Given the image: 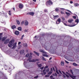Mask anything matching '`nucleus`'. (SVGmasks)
Returning a JSON list of instances; mask_svg holds the SVG:
<instances>
[{"instance_id":"obj_1","label":"nucleus","mask_w":79,"mask_h":79,"mask_svg":"<svg viewBox=\"0 0 79 79\" xmlns=\"http://www.w3.org/2000/svg\"><path fill=\"white\" fill-rule=\"evenodd\" d=\"M15 40H12L9 42V44L8 45V47H11L12 49L15 50L16 48L17 47L16 45H17V43H15Z\"/></svg>"},{"instance_id":"obj_2","label":"nucleus","mask_w":79,"mask_h":79,"mask_svg":"<svg viewBox=\"0 0 79 79\" xmlns=\"http://www.w3.org/2000/svg\"><path fill=\"white\" fill-rule=\"evenodd\" d=\"M46 4L47 6H49L50 5H51L53 4V2H52V1L49 0V1H47Z\"/></svg>"},{"instance_id":"obj_3","label":"nucleus","mask_w":79,"mask_h":79,"mask_svg":"<svg viewBox=\"0 0 79 79\" xmlns=\"http://www.w3.org/2000/svg\"><path fill=\"white\" fill-rule=\"evenodd\" d=\"M60 23H61V19L59 18L57 19V21H56V23L57 24H59Z\"/></svg>"},{"instance_id":"obj_4","label":"nucleus","mask_w":79,"mask_h":79,"mask_svg":"<svg viewBox=\"0 0 79 79\" xmlns=\"http://www.w3.org/2000/svg\"><path fill=\"white\" fill-rule=\"evenodd\" d=\"M27 15H31V16H33L34 15V13L33 12H28L27 13Z\"/></svg>"},{"instance_id":"obj_5","label":"nucleus","mask_w":79,"mask_h":79,"mask_svg":"<svg viewBox=\"0 0 79 79\" xmlns=\"http://www.w3.org/2000/svg\"><path fill=\"white\" fill-rule=\"evenodd\" d=\"M49 71V69H47L45 71V70H44L43 71V73L44 74V75H45L47 74V72H48Z\"/></svg>"},{"instance_id":"obj_6","label":"nucleus","mask_w":79,"mask_h":79,"mask_svg":"<svg viewBox=\"0 0 79 79\" xmlns=\"http://www.w3.org/2000/svg\"><path fill=\"white\" fill-rule=\"evenodd\" d=\"M40 52L41 53H45V54H47V52L42 49H40Z\"/></svg>"},{"instance_id":"obj_7","label":"nucleus","mask_w":79,"mask_h":79,"mask_svg":"<svg viewBox=\"0 0 79 79\" xmlns=\"http://www.w3.org/2000/svg\"><path fill=\"white\" fill-rule=\"evenodd\" d=\"M9 41H10V40H9V39H7L5 41L4 44H8V43L9 42Z\"/></svg>"},{"instance_id":"obj_8","label":"nucleus","mask_w":79,"mask_h":79,"mask_svg":"<svg viewBox=\"0 0 79 79\" xmlns=\"http://www.w3.org/2000/svg\"><path fill=\"white\" fill-rule=\"evenodd\" d=\"M69 76L71 78H72V79H74L76 78L75 76L71 75L70 74H69Z\"/></svg>"},{"instance_id":"obj_9","label":"nucleus","mask_w":79,"mask_h":79,"mask_svg":"<svg viewBox=\"0 0 79 79\" xmlns=\"http://www.w3.org/2000/svg\"><path fill=\"white\" fill-rule=\"evenodd\" d=\"M23 64H24V65L26 67V68L27 69H30V68H30V67H26V62H24Z\"/></svg>"},{"instance_id":"obj_10","label":"nucleus","mask_w":79,"mask_h":79,"mask_svg":"<svg viewBox=\"0 0 79 79\" xmlns=\"http://www.w3.org/2000/svg\"><path fill=\"white\" fill-rule=\"evenodd\" d=\"M39 61V60L38 59H35V60H30L31 62H35V61Z\"/></svg>"},{"instance_id":"obj_11","label":"nucleus","mask_w":79,"mask_h":79,"mask_svg":"<svg viewBox=\"0 0 79 79\" xmlns=\"http://www.w3.org/2000/svg\"><path fill=\"white\" fill-rule=\"evenodd\" d=\"M15 34L17 35H18L19 34V32L18 31H16L15 32Z\"/></svg>"},{"instance_id":"obj_12","label":"nucleus","mask_w":79,"mask_h":79,"mask_svg":"<svg viewBox=\"0 0 79 79\" xmlns=\"http://www.w3.org/2000/svg\"><path fill=\"white\" fill-rule=\"evenodd\" d=\"M53 18H54V19H56L59 18V16L58 15H53Z\"/></svg>"},{"instance_id":"obj_13","label":"nucleus","mask_w":79,"mask_h":79,"mask_svg":"<svg viewBox=\"0 0 79 79\" xmlns=\"http://www.w3.org/2000/svg\"><path fill=\"white\" fill-rule=\"evenodd\" d=\"M19 6L20 8H22L23 7V5L22 4H19Z\"/></svg>"},{"instance_id":"obj_14","label":"nucleus","mask_w":79,"mask_h":79,"mask_svg":"<svg viewBox=\"0 0 79 79\" xmlns=\"http://www.w3.org/2000/svg\"><path fill=\"white\" fill-rule=\"evenodd\" d=\"M73 21V19H70L69 20L68 22L69 23H72Z\"/></svg>"},{"instance_id":"obj_15","label":"nucleus","mask_w":79,"mask_h":79,"mask_svg":"<svg viewBox=\"0 0 79 79\" xmlns=\"http://www.w3.org/2000/svg\"><path fill=\"white\" fill-rule=\"evenodd\" d=\"M34 53H35V55H36L37 56H39V53L36 52L35 51H34Z\"/></svg>"},{"instance_id":"obj_16","label":"nucleus","mask_w":79,"mask_h":79,"mask_svg":"<svg viewBox=\"0 0 79 79\" xmlns=\"http://www.w3.org/2000/svg\"><path fill=\"white\" fill-rule=\"evenodd\" d=\"M6 38L5 37H3L2 39V41H5V40H6Z\"/></svg>"},{"instance_id":"obj_17","label":"nucleus","mask_w":79,"mask_h":79,"mask_svg":"<svg viewBox=\"0 0 79 79\" xmlns=\"http://www.w3.org/2000/svg\"><path fill=\"white\" fill-rule=\"evenodd\" d=\"M23 46H24V47H27V44L26 43L23 44Z\"/></svg>"},{"instance_id":"obj_18","label":"nucleus","mask_w":79,"mask_h":79,"mask_svg":"<svg viewBox=\"0 0 79 79\" xmlns=\"http://www.w3.org/2000/svg\"><path fill=\"white\" fill-rule=\"evenodd\" d=\"M65 14L67 16H70L71 15V14L70 13H69L68 12H65Z\"/></svg>"},{"instance_id":"obj_19","label":"nucleus","mask_w":79,"mask_h":79,"mask_svg":"<svg viewBox=\"0 0 79 79\" xmlns=\"http://www.w3.org/2000/svg\"><path fill=\"white\" fill-rule=\"evenodd\" d=\"M28 24L29 23H28V22H27V21H25V26H27Z\"/></svg>"},{"instance_id":"obj_20","label":"nucleus","mask_w":79,"mask_h":79,"mask_svg":"<svg viewBox=\"0 0 79 79\" xmlns=\"http://www.w3.org/2000/svg\"><path fill=\"white\" fill-rule=\"evenodd\" d=\"M24 53V50H22L20 52V54H23Z\"/></svg>"},{"instance_id":"obj_21","label":"nucleus","mask_w":79,"mask_h":79,"mask_svg":"<svg viewBox=\"0 0 79 79\" xmlns=\"http://www.w3.org/2000/svg\"><path fill=\"white\" fill-rule=\"evenodd\" d=\"M61 66H64V62H63V61H61Z\"/></svg>"},{"instance_id":"obj_22","label":"nucleus","mask_w":79,"mask_h":79,"mask_svg":"<svg viewBox=\"0 0 79 79\" xmlns=\"http://www.w3.org/2000/svg\"><path fill=\"white\" fill-rule=\"evenodd\" d=\"M43 56H45V57H48V55H45L44 53L43 54Z\"/></svg>"},{"instance_id":"obj_23","label":"nucleus","mask_w":79,"mask_h":79,"mask_svg":"<svg viewBox=\"0 0 79 79\" xmlns=\"http://www.w3.org/2000/svg\"><path fill=\"white\" fill-rule=\"evenodd\" d=\"M52 71H53L52 69L51 70V71H50L49 72V73H48V74H52Z\"/></svg>"},{"instance_id":"obj_24","label":"nucleus","mask_w":79,"mask_h":79,"mask_svg":"<svg viewBox=\"0 0 79 79\" xmlns=\"http://www.w3.org/2000/svg\"><path fill=\"white\" fill-rule=\"evenodd\" d=\"M15 28H16V26L13 25L12 26V29H14Z\"/></svg>"},{"instance_id":"obj_25","label":"nucleus","mask_w":79,"mask_h":79,"mask_svg":"<svg viewBox=\"0 0 79 79\" xmlns=\"http://www.w3.org/2000/svg\"><path fill=\"white\" fill-rule=\"evenodd\" d=\"M38 67H39V68H40V67H42V64H38Z\"/></svg>"},{"instance_id":"obj_26","label":"nucleus","mask_w":79,"mask_h":79,"mask_svg":"<svg viewBox=\"0 0 79 79\" xmlns=\"http://www.w3.org/2000/svg\"><path fill=\"white\" fill-rule=\"evenodd\" d=\"M76 23H77H77H79V19H76L75 20Z\"/></svg>"},{"instance_id":"obj_27","label":"nucleus","mask_w":79,"mask_h":79,"mask_svg":"<svg viewBox=\"0 0 79 79\" xmlns=\"http://www.w3.org/2000/svg\"><path fill=\"white\" fill-rule=\"evenodd\" d=\"M16 22L19 25L20 24V22H19V20H17Z\"/></svg>"},{"instance_id":"obj_28","label":"nucleus","mask_w":79,"mask_h":79,"mask_svg":"<svg viewBox=\"0 0 79 79\" xmlns=\"http://www.w3.org/2000/svg\"><path fill=\"white\" fill-rule=\"evenodd\" d=\"M18 30L19 31H21V27H19L18 28Z\"/></svg>"},{"instance_id":"obj_29","label":"nucleus","mask_w":79,"mask_h":79,"mask_svg":"<svg viewBox=\"0 0 79 79\" xmlns=\"http://www.w3.org/2000/svg\"><path fill=\"white\" fill-rule=\"evenodd\" d=\"M7 54H8L9 55L11 53V52H10V51L8 50L7 52Z\"/></svg>"},{"instance_id":"obj_30","label":"nucleus","mask_w":79,"mask_h":79,"mask_svg":"<svg viewBox=\"0 0 79 79\" xmlns=\"http://www.w3.org/2000/svg\"><path fill=\"white\" fill-rule=\"evenodd\" d=\"M42 59L43 61H47V60L45 59V58H44V57H42Z\"/></svg>"},{"instance_id":"obj_31","label":"nucleus","mask_w":79,"mask_h":79,"mask_svg":"<svg viewBox=\"0 0 79 79\" xmlns=\"http://www.w3.org/2000/svg\"><path fill=\"white\" fill-rule=\"evenodd\" d=\"M32 56H30L29 57V60H31V59H32Z\"/></svg>"},{"instance_id":"obj_32","label":"nucleus","mask_w":79,"mask_h":79,"mask_svg":"<svg viewBox=\"0 0 79 79\" xmlns=\"http://www.w3.org/2000/svg\"><path fill=\"white\" fill-rule=\"evenodd\" d=\"M74 6H79V4L77 3L75 4Z\"/></svg>"},{"instance_id":"obj_33","label":"nucleus","mask_w":79,"mask_h":79,"mask_svg":"<svg viewBox=\"0 0 79 79\" xmlns=\"http://www.w3.org/2000/svg\"><path fill=\"white\" fill-rule=\"evenodd\" d=\"M53 51V49L52 50V48H50V49L49 50V51H50L51 52H52Z\"/></svg>"},{"instance_id":"obj_34","label":"nucleus","mask_w":79,"mask_h":79,"mask_svg":"<svg viewBox=\"0 0 79 79\" xmlns=\"http://www.w3.org/2000/svg\"><path fill=\"white\" fill-rule=\"evenodd\" d=\"M30 54H27L26 55V56L27 57H28L29 56Z\"/></svg>"},{"instance_id":"obj_35","label":"nucleus","mask_w":79,"mask_h":79,"mask_svg":"<svg viewBox=\"0 0 79 79\" xmlns=\"http://www.w3.org/2000/svg\"><path fill=\"white\" fill-rule=\"evenodd\" d=\"M9 15H11V11L10 10H9Z\"/></svg>"},{"instance_id":"obj_36","label":"nucleus","mask_w":79,"mask_h":79,"mask_svg":"<svg viewBox=\"0 0 79 79\" xmlns=\"http://www.w3.org/2000/svg\"><path fill=\"white\" fill-rule=\"evenodd\" d=\"M61 18V19H62V20L63 21H64V20H65V19L64 18V17H62Z\"/></svg>"},{"instance_id":"obj_37","label":"nucleus","mask_w":79,"mask_h":79,"mask_svg":"<svg viewBox=\"0 0 79 79\" xmlns=\"http://www.w3.org/2000/svg\"><path fill=\"white\" fill-rule=\"evenodd\" d=\"M70 72L71 73V74L73 75V70H70Z\"/></svg>"},{"instance_id":"obj_38","label":"nucleus","mask_w":79,"mask_h":79,"mask_svg":"<svg viewBox=\"0 0 79 79\" xmlns=\"http://www.w3.org/2000/svg\"><path fill=\"white\" fill-rule=\"evenodd\" d=\"M48 66L47 65H46L44 68V69H47V68H48Z\"/></svg>"},{"instance_id":"obj_39","label":"nucleus","mask_w":79,"mask_h":79,"mask_svg":"<svg viewBox=\"0 0 79 79\" xmlns=\"http://www.w3.org/2000/svg\"><path fill=\"white\" fill-rule=\"evenodd\" d=\"M66 76V77H68V78H69V76L68 75L65 74Z\"/></svg>"},{"instance_id":"obj_40","label":"nucleus","mask_w":79,"mask_h":79,"mask_svg":"<svg viewBox=\"0 0 79 79\" xmlns=\"http://www.w3.org/2000/svg\"><path fill=\"white\" fill-rule=\"evenodd\" d=\"M73 64L74 65V66H77V64H76V63H73Z\"/></svg>"},{"instance_id":"obj_41","label":"nucleus","mask_w":79,"mask_h":79,"mask_svg":"<svg viewBox=\"0 0 79 79\" xmlns=\"http://www.w3.org/2000/svg\"><path fill=\"white\" fill-rule=\"evenodd\" d=\"M60 13L62 15H64V12H63V11H61L60 12Z\"/></svg>"},{"instance_id":"obj_42","label":"nucleus","mask_w":79,"mask_h":79,"mask_svg":"<svg viewBox=\"0 0 79 79\" xmlns=\"http://www.w3.org/2000/svg\"><path fill=\"white\" fill-rule=\"evenodd\" d=\"M73 18L74 19H76V16H73Z\"/></svg>"},{"instance_id":"obj_43","label":"nucleus","mask_w":79,"mask_h":79,"mask_svg":"<svg viewBox=\"0 0 79 79\" xmlns=\"http://www.w3.org/2000/svg\"><path fill=\"white\" fill-rule=\"evenodd\" d=\"M38 77H39V76H36L35 77H34V78H35V79H37V78H38Z\"/></svg>"},{"instance_id":"obj_44","label":"nucleus","mask_w":79,"mask_h":79,"mask_svg":"<svg viewBox=\"0 0 79 79\" xmlns=\"http://www.w3.org/2000/svg\"><path fill=\"white\" fill-rule=\"evenodd\" d=\"M66 10L67 11H68V12H70V13H71V14H73V13H72V12H71V11H70V10Z\"/></svg>"},{"instance_id":"obj_45","label":"nucleus","mask_w":79,"mask_h":79,"mask_svg":"<svg viewBox=\"0 0 79 79\" xmlns=\"http://www.w3.org/2000/svg\"><path fill=\"white\" fill-rule=\"evenodd\" d=\"M45 77H49V75H46L45 76Z\"/></svg>"},{"instance_id":"obj_46","label":"nucleus","mask_w":79,"mask_h":79,"mask_svg":"<svg viewBox=\"0 0 79 79\" xmlns=\"http://www.w3.org/2000/svg\"><path fill=\"white\" fill-rule=\"evenodd\" d=\"M76 26V25H74L72 26H69L70 27H73L74 26Z\"/></svg>"},{"instance_id":"obj_47","label":"nucleus","mask_w":79,"mask_h":79,"mask_svg":"<svg viewBox=\"0 0 79 79\" xmlns=\"http://www.w3.org/2000/svg\"><path fill=\"white\" fill-rule=\"evenodd\" d=\"M59 10L58 9H56L55 10V11H58V10Z\"/></svg>"},{"instance_id":"obj_48","label":"nucleus","mask_w":79,"mask_h":79,"mask_svg":"<svg viewBox=\"0 0 79 79\" xmlns=\"http://www.w3.org/2000/svg\"><path fill=\"white\" fill-rule=\"evenodd\" d=\"M24 23V21H23L21 22V24H23Z\"/></svg>"},{"instance_id":"obj_49","label":"nucleus","mask_w":79,"mask_h":79,"mask_svg":"<svg viewBox=\"0 0 79 79\" xmlns=\"http://www.w3.org/2000/svg\"><path fill=\"white\" fill-rule=\"evenodd\" d=\"M56 72L57 73V74H59V73H58V70H56Z\"/></svg>"},{"instance_id":"obj_50","label":"nucleus","mask_w":79,"mask_h":79,"mask_svg":"<svg viewBox=\"0 0 79 79\" xmlns=\"http://www.w3.org/2000/svg\"><path fill=\"white\" fill-rule=\"evenodd\" d=\"M65 63H68V64L69 63V62H68L67 60H65Z\"/></svg>"},{"instance_id":"obj_51","label":"nucleus","mask_w":79,"mask_h":79,"mask_svg":"<svg viewBox=\"0 0 79 79\" xmlns=\"http://www.w3.org/2000/svg\"><path fill=\"white\" fill-rule=\"evenodd\" d=\"M21 42H19L18 43V45H20V44H21Z\"/></svg>"},{"instance_id":"obj_52","label":"nucleus","mask_w":79,"mask_h":79,"mask_svg":"<svg viewBox=\"0 0 79 79\" xmlns=\"http://www.w3.org/2000/svg\"><path fill=\"white\" fill-rule=\"evenodd\" d=\"M70 3H71V4L73 3V2L72 1H70Z\"/></svg>"},{"instance_id":"obj_53","label":"nucleus","mask_w":79,"mask_h":79,"mask_svg":"<svg viewBox=\"0 0 79 79\" xmlns=\"http://www.w3.org/2000/svg\"><path fill=\"white\" fill-rule=\"evenodd\" d=\"M44 11L45 12H47V10L45 9V10H44Z\"/></svg>"},{"instance_id":"obj_54","label":"nucleus","mask_w":79,"mask_h":79,"mask_svg":"<svg viewBox=\"0 0 79 79\" xmlns=\"http://www.w3.org/2000/svg\"><path fill=\"white\" fill-rule=\"evenodd\" d=\"M40 68V69H44V67H42V68Z\"/></svg>"},{"instance_id":"obj_55","label":"nucleus","mask_w":79,"mask_h":79,"mask_svg":"<svg viewBox=\"0 0 79 79\" xmlns=\"http://www.w3.org/2000/svg\"><path fill=\"white\" fill-rule=\"evenodd\" d=\"M64 23V25H65V26H68V25H67V24H66L65 23Z\"/></svg>"},{"instance_id":"obj_56","label":"nucleus","mask_w":79,"mask_h":79,"mask_svg":"<svg viewBox=\"0 0 79 79\" xmlns=\"http://www.w3.org/2000/svg\"><path fill=\"white\" fill-rule=\"evenodd\" d=\"M59 71L60 73V74H61V71H60V70H59Z\"/></svg>"},{"instance_id":"obj_57","label":"nucleus","mask_w":79,"mask_h":79,"mask_svg":"<svg viewBox=\"0 0 79 79\" xmlns=\"http://www.w3.org/2000/svg\"><path fill=\"white\" fill-rule=\"evenodd\" d=\"M50 78H51V79H52V78H53V76H51L50 77Z\"/></svg>"},{"instance_id":"obj_58","label":"nucleus","mask_w":79,"mask_h":79,"mask_svg":"<svg viewBox=\"0 0 79 79\" xmlns=\"http://www.w3.org/2000/svg\"><path fill=\"white\" fill-rule=\"evenodd\" d=\"M63 77L64 78H65V77H66V76H65V75H63Z\"/></svg>"},{"instance_id":"obj_59","label":"nucleus","mask_w":79,"mask_h":79,"mask_svg":"<svg viewBox=\"0 0 79 79\" xmlns=\"http://www.w3.org/2000/svg\"><path fill=\"white\" fill-rule=\"evenodd\" d=\"M61 10H64V9L63 8H61Z\"/></svg>"},{"instance_id":"obj_60","label":"nucleus","mask_w":79,"mask_h":79,"mask_svg":"<svg viewBox=\"0 0 79 79\" xmlns=\"http://www.w3.org/2000/svg\"><path fill=\"white\" fill-rule=\"evenodd\" d=\"M2 40V37L0 36V40Z\"/></svg>"},{"instance_id":"obj_61","label":"nucleus","mask_w":79,"mask_h":79,"mask_svg":"<svg viewBox=\"0 0 79 79\" xmlns=\"http://www.w3.org/2000/svg\"><path fill=\"white\" fill-rule=\"evenodd\" d=\"M66 74H68V75H69V73H68V72H66Z\"/></svg>"},{"instance_id":"obj_62","label":"nucleus","mask_w":79,"mask_h":79,"mask_svg":"<svg viewBox=\"0 0 79 79\" xmlns=\"http://www.w3.org/2000/svg\"><path fill=\"white\" fill-rule=\"evenodd\" d=\"M24 36V35H23L22 36V38H23Z\"/></svg>"},{"instance_id":"obj_63","label":"nucleus","mask_w":79,"mask_h":79,"mask_svg":"<svg viewBox=\"0 0 79 79\" xmlns=\"http://www.w3.org/2000/svg\"><path fill=\"white\" fill-rule=\"evenodd\" d=\"M33 2H36V0H33Z\"/></svg>"},{"instance_id":"obj_64","label":"nucleus","mask_w":79,"mask_h":79,"mask_svg":"<svg viewBox=\"0 0 79 79\" xmlns=\"http://www.w3.org/2000/svg\"><path fill=\"white\" fill-rule=\"evenodd\" d=\"M52 57H50V58H49V60H52Z\"/></svg>"}]
</instances>
